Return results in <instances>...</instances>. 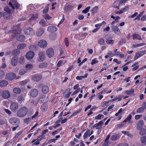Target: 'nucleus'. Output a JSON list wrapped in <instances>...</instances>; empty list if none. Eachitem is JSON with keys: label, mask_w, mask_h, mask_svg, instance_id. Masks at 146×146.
Instances as JSON below:
<instances>
[{"label": "nucleus", "mask_w": 146, "mask_h": 146, "mask_svg": "<svg viewBox=\"0 0 146 146\" xmlns=\"http://www.w3.org/2000/svg\"><path fill=\"white\" fill-rule=\"evenodd\" d=\"M9 33L12 34V38H14L16 36L17 34H20L21 33L20 31H17L16 30H12L9 31Z\"/></svg>", "instance_id": "obj_20"}, {"label": "nucleus", "mask_w": 146, "mask_h": 146, "mask_svg": "<svg viewBox=\"0 0 146 146\" xmlns=\"http://www.w3.org/2000/svg\"><path fill=\"white\" fill-rule=\"evenodd\" d=\"M9 5H10L13 9H14L15 8L18 9L19 8V4L15 1H13L12 3L11 2H9Z\"/></svg>", "instance_id": "obj_11"}, {"label": "nucleus", "mask_w": 146, "mask_h": 146, "mask_svg": "<svg viewBox=\"0 0 146 146\" xmlns=\"http://www.w3.org/2000/svg\"><path fill=\"white\" fill-rule=\"evenodd\" d=\"M23 99V96L20 95L18 97L17 100L20 101L22 100Z\"/></svg>", "instance_id": "obj_61"}, {"label": "nucleus", "mask_w": 146, "mask_h": 146, "mask_svg": "<svg viewBox=\"0 0 146 146\" xmlns=\"http://www.w3.org/2000/svg\"><path fill=\"white\" fill-rule=\"evenodd\" d=\"M26 46V44L25 43L20 44L18 46L17 48L18 49H22L25 47Z\"/></svg>", "instance_id": "obj_39"}, {"label": "nucleus", "mask_w": 146, "mask_h": 146, "mask_svg": "<svg viewBox=\"0 0 146 146\" xmlns=\"http://www.w3.org/2000/svg\"><path fill=\"white\" fill-rule=\"evenodd\" d=\"M27 70L26 69H21L19 72V74L20 75H22L25 74L27 72Z\"/></svg>", "instance_id": "obj_38"}, {"label": "nucleus", "mask_w": 146, "mask_h": 146, "mask_svg": "<svg viewBox=\"0 0 146 146\" xmlns=\"http://www.w3.org/2000/svg\"><path fill=\"white\" fill-rule=\"evenodd\" d=\"M4 111L9 115H10L11 114V112L8 109H5Z\"/></svg>", "instance_id": "obj_63"}, {"label": "nucleus", "mask_w": 146, "mask_h": 146, "mask_svg": "<svg viewBox=\"0 0 146 146\" xmlns=\"http://www.w3.org/2000/svg\"><path fill=\"white\" fill-rule=\"evenodd\" d=\"M90 130H88L86 132L83 136L84 139H86L90 135Z\"/></svg>", "instance_id": "obj_30"}, {"label": "nucleus", "mask_w": 146, "mask_h": 146, "mask_svg": "<svg viewBox=\"0 0 146 146\" xmlns=\"http://www.w3.org/2000/svg\"><path fill=\"white\" fill-rule=\"evenodd\" d=\"M31 18L29 19L28 21L32 24L33 22L38 17V15L37 14H32L31 15Z\"/></svg>", "instance_id": "obj_8"}, {"label": "nucleus", "mask_w": 146, "mask_h": 146, "mask_svg": "<svg viewBox=\"0 0 146 146\" xmlns=\"http://www.w3.org/2000/svg\"><path fill=\"white\" fill-rule=\"evenodd\" d=\"M104 124V122L100 121L98 123L95 124L94 125L96 129H101L102 127V126Z\"/></svg>", "instance_id": "obj_21"}, {"label": "nucleus", "mask_w": 146, "mask_h": 146, "mask_svg": "<svg viewBox=\"0 0 146 146\" xmlns=\"http://www.w3.org/2000/svg\"><path fill=\"white\" fill-rule=\"evenodd\" d=\"M16 76V74L14 73H9L7 74L5 76V78L8 80H12L15 78Z\"/></svg>", "instance_id": "obj_3"}, {"label": "nucleus", "mask_w": 146, "mask_h": 146, "mask_svg": "<svg viewBox=\"0 0 146 146\" xmlns=\"http://www.w3.org/2000/svg\"><path fill=\"white\" fill-rule=\"evenodd\" d=\"M144 109L142 107H141L137 109L136 111L137 113H141L144 111Z\"/></svg>", "instance_id": "obj_41"}, {"label": "nucleus", "mask_w": 146, "mask_h": 146, "mask_svg": "<svg viewBox=\"0 0 146 146\" xmlns=\"http://www.w3.org/2000/svg\"><path fill=\"white\" fill-rule=\"evenodd\" d=\"M129 9V8L128 6H126L124 8L121 9V11H122V13L123 12L127 11Z\"/></svg>", "instance_id": "obj_53"}, {"label": "nucleus", "mask_w": 146, "mask_h": 146, "mask_svg": "<svg viewBox=\"0 0 146 146\" xmlns=\"http://www.w3.org/2000/svg\"><path fill=\"white\" fill-rule=\"evenodd\" d=\"M25 34L27 35H33L34 34V32L32 29L30 27H29L24 31Z\"/></svg>", "instance_id": "obj_6"}, {"label": "nucleus", "mask_w": 146, "mask_h": 146, "mask_svg": "<svg viewBox=\"0 0 146 146\" xmlns=\"http://www.w3.org/2000/svg\"><path fill=\"white\" fill-rule=\"evenodd\" d=\"M98 61L97 60L96 58L93 59L92 61L91 64L93 65L97 63L98 62Z\"/></svg>", "instance_id": "obj_50"}, {"label": "nucleus", "mask_w": 146, "mask_h": 146, "mask_svg": "<svg viewBox=\"0 0 146 146\" xmlns=\"http://www.w3.org/2000/svg\"><path fill=\"white\" fill-rule=\"evenodd\" d=\"M35 55L34 53L31 51L28 52L26 54V58L28 60L32 59Z\"/></svg>", "instance_id": "obj_17"}, {"label": "nucleus", "mask_w": 146, "mask_h": 146, "mask_svg": "<svg viewBox=\"0 0 146 146\" xmlns=\"http://www.w3.org/2000/svg\"><path fill=\"white\" fill-rule=\"evenodd\" d=\"M132 118V116L131 114L129 115L128 117H127L126 119L123 121V122H129V123H131L130 120Z\"/></svg>", "instance_id": "obj_37"}, {"label": "nucleus", "mask_w": 146, "mask_h": 146, "mask_svg": "<svg viewBox=\"0 0 146 146\" xmlns=\"http://www.w3.org/2000/svg\"><path fill=\"white\" fill-rule=\"evenodd\" d=\"M104 42V40L102 38H100L98 40V43L101 45H103Z\"/></svg>", "instance_id": "obj_46"}, {"label": "nucleus", "mask_w": 146, "mask_h": 146, "mask_svg": "<svg viewBox=\"0 0 146 146\" xmlns=\"http://www.w3.org/2000/svg\"><path fill=\"white\" fill-rule=\"evenodd\" d=\"M101 94H102L99 92L97 95V96L98 97V98L100 100H101L103 97V96Z\"/></svg>", "instance_id": "obj_59"}, {"label": "nucleus", "mask_w": 146, "mask_h": 146, "mask_svg": "<svg viewBox=\"0 0 146 146\" xmlns=\"http://www.w3.org/2000/svg\"><path fill=\"white\" fill-rule=\"evenodd\" d=\"M10 123L13 125H18L20 122L19 119L17 117H11L9 119Z\"/></svg>", "instance_id": "obj_2"}, {"label": "nucleus", "mask_w": 146, "mask_h": 146, "mask_svg": "<svg viewBox=\"0 0 146 146\" xmlns=\"http://www.w3.org/2000/svg\"><path fill=\"white\" fill-rule=\"evenodd\" d=\"M103 115L101 114H99L95 117V119H100L102 116H103Z\"/></svg>", "instance_id": "obj_57"}, {"label": "nucleus", "mask_w": 146, "mask_h": 146, "mask_svg": "<svg viewBox=\"0 0 146 146\" xmlns=\"http://www.w3.org/2000/svg\"><path fill=\"white\" fill-rule=\"evenodd\" d=\"M25 61L24 57L23 56H21L19 59V62L21 63H24Z\"/></svg>", "instance_id": "obj_55"}, {"label": "nucleus", "mask_w": 146, "mask_h": 146, "mask_svg": "<svg viewBox=\"0 0 146 146\" xmlns=\"http://www.w3.org/2000/svg\"><path fill=\"white\" fill-rule=\"evenodd\" d=\"M39 58L38 60L40 62L44 61L45 58V55L44 52H41L38 54Z\"/></svg>", "instance_id": "obj_13"}, {"label": "nucleus", "mask_w": 146, "mask_h": 146, "mask_svg": "<svg viewBox=\"0 0 146 146\" xmlns=\"http://www.w3.org/2000/svg\"><path fill=\"white\" fill-rule=\"evenodd\" d=\"M45 96H43L40 97L39 98V101L41 102L42 103H44L45 101Z\"/></svg>", "instance_id": "obj_49"}, {"label": "nucleus", "mask_w": 146, "mask_h": 146, "mask_svg": "<svg viewBox=\"0 0 146 146\" xmlns=\"http://www.w3.org/2000/svg\"><path fill=\"white\" fill-rule=\"evenodd\" d=\"M121 135L119 134H114L111 136L110 139L112 141H115L119 139Z\"/></svg>", "instance_id": "obj_14"}, {"label": "nucleus", "mask_w": 146, "mask_h": 146, "mask_svg": "<svg viewBox=\"0 0 146 146\" xmlns=\"http://www.w3.org/2000/svg\"><path fill=\"white\" fill-rule=\"evenodd\" d=\"M65 42L66 46L67 47L68 46H69V42L68 39L67 38H65Z\"/></svg>", "instance_id": "obj_60"}, {"label": "nucleus", "mask_w": 146, "mask_h": 146, "mask_svg": "<svg viewBox=\"0 0 146 146\" xmlns=\"http://www.w3.org/2000/svg\"><path fill=\"white\" fill-rule=\"evenodd\" d=\"M5 73L4 71L2 70H0V79L3 78L4 76Z\"/></svg>", "instance_id": "obj_42"}, {"label": "nucleus", "mask_w": 146, "mask_h": 146, "mask_svg": "<svg viewBox=\"0 0 146 146\" xmlns=\"http://www.w3.org/2000/svg\"><path fill=\"white\" fill-rule=\"evenodd\" d=\"M39 23L40 25L43 27H45L46 26V22L44 19H42L40 20Z\"/></svg>", "instance_id": "obj_32"}, {"label": "nucleus", "mask_w": 146, "mask_h": 146, "mask_svg": "<svg viewBox=\"0 0 146 146\" xmlns=\"http://www.w3.org/2000/svg\"><path fill=\"white\" fill-rule=\"evenodd\" d=\"M4 10L5 11V12H7L9 13H11V11L8 7H6L4 8Z\"/></svg>", "instance_id": "obj_58"}, {"label": "nucleus", "mask_w": 146, "mask_h": 146, "mask_svg": "<svg viewBox=\"0 0 146 146\" xmlns=\"http://www.w3.org/2000/svg\"><path fill=\"white\" fill-rule=\"evenodd\" d=\"M10 97V92L7 90L2 91V97L5 99H7Z\"/></svg>", "instance_id": "obj_10"}, {"label": "nucleus", "mask_w": 146, "mask_h": 146, "mask_svg": "<svg viewBox=\"0 0 146 146\" xmlns=\"http://www.w3.org/2000/svg\"><path fill=\"white\" fill-rule=\"evenodd\" d=\"M109 141H105L104 143L102 144V146H108L109 145Z\"/></svg>", "instance_id": "obj_54"}, {"label": "nucleus", "mask_w": 146, "mask_h": 146, "mask_svg": "<svg viewBox=\"0 0 146 146\" xmlns=\"http://www.w3.org/2000/svg\"><path fill=\"white\" fill-rule=\"evenodd\" d=\"M33 65L31 64H27L25 66V68H26V69L27 70H30L33 68Z\"/></svg>", "instance_id": "obj_34"}, {"label": "nucleus", "mask_w": 146, "mask_h": 146, "mask_svg": "<svg viewBox=\"0 0 146 146\" xmlns=\"http://www.w3.org/2000/svg\"><path fill=\"white\" fill-rule=\"evenodd\" d=\"M146 52V51L144 50L143 51H140L138 52L141 56L144 54Z\"/></svg>", "instance_id": "obj_64"}, {"label": "nucleus", "mask_w": 146, "mask_h": 146, "mask_svg": "<svg viewBox=\"0 0 146 146\" xmlns=\"http://www.w3.org/2000/svg\"><path fill=\"white\" fill-rule=\"evenodd\" d=\"M88 34L87 33H84L82 34H79V36L82 37L83 39L85 37L88 35Z\"/></svg>", "instance_id": "obj_45"}, {"label": "nucleus", "mask_w": 146, "mask_h": 146, "mask_svg": "<svg viewBox=\"0 0 146 146\" xmlns=\"http://www.w3.org/2000/svg\"><path fill=\"white\" fill-rule=\"evenodd\" d=\"M48 7H46L43 11V13H47L48 12Z\"/></svg>", "instance_id": "obj_56"}, {"label": "nucleus", "mask_w": 146, "mask_h": 146, "mask_svg": "<svg viewBox=\"0 0 146 146\" xmlns=\"http://www.w3.org/2000/svg\"><path fill=\"white\" fill-rule=\"evenodd\" d=\"M25 38V37L23 35H20L16 37V39L20 41H23Z\"/></svg>", "instance_id": "obj_24"}, {"label": "nucleus", "mask_w": 146, "mask_h": 146, "mask_svg": "<svg viewBox=\"0 0 146 146\" xmlns=\"http://www.w3.org/2000/svg\"><path fill=\"white\" fill-rule=\"evenodd\" d=\"M133 39H137V40H142L141 37L139 35L137 34H133L132 35Z\"/></svg>", "instance_id": "obj_26"}, {"label": "nucleus", "mask_w": 146, "mask_h": 146, "mask_svg": "<svg viewBox=\"0 0 146 146\" xmlns=\"http://www.w3.org/2000/svg\"><path fill=\"white\" fill-rule=\"evenodd\" d=\"M138 64V63H136L135 64L132 65V66L133 67H134L133 68V70H137V69L138 68L139 66L138 65H137Z\"/></svg>", "instance_id": "obj_44"}, {"label": "nucleus", "mask_w": 146, "mask_h": 146, "mask_svg": "<svg viewBox=\"0 0 146 146\" xmlns=\"http://www.w3.org/2000/svg\"><path fill=\"white\" fill-rule=\"evenodd\" d=\"M113 31L115 34L119 35L121 34V32L119 28L115 26H114L111 27Z\"/></svg>", "instance_id": "obj_9"}, {"label": "nucleus", "mask_w": 146, "mask_h": 146, "mask_svg": "<svg viewBox=\"0 0 146 146\" xmlns=\"http://www.w3.org/2000/svg\"><path fill=\"white\" fill-rule=\"evenodd\" d=\"M13 92L16 94H19L21 92V89L18 88H15L13 90Z\"/></svg>", "instance_id": "obj_36"}, {"label": "nucleus", "mask_w": 146, "mask_h": 146, "mask_svg": "<svg viewBox=\"0 0 146 146\" xmlns=\"http://www.w3.org/2000/svg\"><path fill=\"white\" fill-rule=\"evenodd\" d=\"M46 54L49 58H51L53 56L54 54V52L53 49L51 48L47 49L46 51Z\"/></svg>", "instance_id": "obj_5"}, {"label": "nucleus", "mask_w": 146, "mask_h": 146, "mask_svg": "<svg viewBox=\"0 0 146 146\" xmlns=\"http://www.w3.org/2000/svg\"><path fill=\"white\" fill-rule=\"evenodd\" d=\"M140 141L142 144L146 145V136H144L140 138Z\"/></svg>", "instance_id": "obj_29"}, {"label": "nucleus", "mask_w": 146, "mask_h": 146, "mask_svg": "<svg viewBox=\"0 0 146 146\" xmlns=\"http://www.w3.org/2000/svg\"><path fill=\"white\" fill-rule=\"evenodd\" d=\"M44 32V29L40 28L36 32V35L38 36H41Z\"/></svg>", "instance_id": "obj_25"}, {"label": "nucleus", "mask_w": 146, "mask_h": 146, "mask_svg": "<svg viewBox=\"0 0 146 146\" xmlns=\"http://www.w3.org/2000/svg\"><path fill=\"white\" fill-rule=\"evenodd\" d=\"M18 58L17 56H15L11 59V64L13 66H16L17 64Z\"/></svg>", "instance_id": "obj_15"}, {"label": "nucleus", "mask_w": 146, "mask_h": 146, "mask_svg": "<svg viewBox=\"0 0 146 146\" xmlns=\"http://www.w3.org/2000/svg\"><path fill=\"white\" fill-rule=\"evenodd\" d=\"M49 90V88L48 86L46 85H44L42 87V93L44 94H47Z\"/></svg>", "instance_id": "obj_19"}, {"label": "nucleus", "mask_w": 146, "mask_h": 146, "mask_svg": "<svg viewBox=\"0 0 146 146\" xmlns=\"http://www.w3.org/2000/svg\"><path fill=\"white\" fill-rule=\"evenodd\" d=\"M38 45L40 48H44L47 46V42L46 40H41L38 42Z\"/></svg>", "instance_id": "obj_4"}, {"label": "nucleus", "mask_w": 146, "mask_h": 146, "mask_svg": "<svg viewBox=\"0 0 146 146\" xmlns=\"http://www.w3.org/2000/svg\"><path fill=\"white\" fill-rule=\"evenodd\" d=\"M88 75V74L86 73L84 76H77L76 78V79L78 80H80L82 79L83 78H86Z\"/></svg>", "instance_id": "obj_35"}, {"label": "nucleus", "mask_w": 146, "mask_h": 146, "mask_svg": "<svg viewBox=\"0 0 146 146\" xmlns=\"http://www.w3.org/2000/svg\"><path fill=\"white\" fill-rule=\"evenodd\" d=\"M98 8V7L97 6L93 8L91 11V14L92 15L94 14L96 12Z\"/></svg>", "instance_id": "obj_40"}, {"label": "nucleus", "mask_w": 146, "mask_h": 146, "mask_svg": "<svg viewBox=\"0 0 146 146\" xmlns=\"http://www.w3.org/2000/svg\"><path fill=\"white\" fill-rule=\"evenodd\" d=\"M44 17L46 20H50L52 17L47 14L44 15Z\"/></svg>", "instance_id": "obj_52"}, {"label": "nucleus", "mask_w": 146, "mask_h": 146, "mask_svg": "<svg viewBox=\"0 0 146 146\" xmlns=\"http://www.w3.org/2000/svg\"><path fill=\"white\" fill-rule=\"evenodd\" d=\"M36 48V46L33 45H31L29 46V49L32 50L35 49Z\"/></svg>", "instance_id": "obj_51"}, {"label": "nucleus", "mask_w": 146, "mask_h": 146, "mask_svg": "<svg viewBox=\"0 0 146 146\" xmlns=\"http://www.w3.org/2000/svg\"><path fill=\"white\" fill-rule=\"evenodd\" d=\"M8 84V82L7 81L3 80L1 81L0 82V87H4L7 86Z\"/></svg>", "instance_id": "obj_23"}, {"label": "nucleus", "mask_w": 146, "mask_h": 146, "mask_svg": "<svg viewBox=\"0 0 146 146\" xmlns=\"http://www.w3.org/2000/svg\"><path fill=\"white\" fill-rule=\"evenodd\" d=\"M122 96L121 95H119L118 96H117L111 100V102H114L116 100H117L118 101H120L121 100Z\"/></svg>", "instance_id": "obj_28"}, {"label": "nucleus", "mask_w": 146, "mask_h": 146, "mask_svg": "<svg viewBox=\"0 0 146 146\" xmlns=\"http://www.w3.org/2000/svg\"><path fill=\"white\" fill-rule=\"evenodd\" d=\"M134 92V90L133 89H131L129 90H126L125 91V93L128 95H131Z\"/></svg>", "instance_id": "obj_31"}, {"label": "nucleus", "mask_w": 146, "mask_h": 146, "mask_svg": "<svg viewBox=\"0 0 146 146\" xmlns=\"http://www.w3.org/2000/svg\"><path fill=\"white\" fill-rule=\"evenodd\" d=\"M139 134L141 135H144L146 134V129H143L141 130L139 133Z\"/></svg>", "instance_id": "obj_43"}, {"label": "nucleus", "mask_w": 146, "mask_h": 146, "mask_svg": "<svg viewBox=\"0 0 146 146\" xmlns=\"http://www.w3.org/2000/svg\"><path fill=\"white\" fill-rule=\"evenodd\" d=\"M142 114L136 115H135V119H138L142 117Z\"/></svg>", "instance_id": "obj_62"}, {"label": "nucleus", "mask_w": 146, "mask_h": 146, "mask_svg": "<svg viewBox=\"0 0 146 146\" xmlns=\"http://www.w3.org/2000/svg\"><path fill=\"white\" fill-rule=\"evenodd\" d=\"M144 121L143 120H140L137 123V129L138 130H140L141 129L144 125Z\"/></svg>", "instance_id": "obj_12"}, {"label": "nucleus", "mask_w": 146, "mask_h": 146, "mask_svg": "<svg viewBox=\"0 0 146 146\" xmlns=\"http://www.w3.org/2000/svg\"><path fill=\"white\" fill-rule=\"evenodd\" d=\"M18 104L17 103L13 102L11 104L10 109L12 111H15L18 109Z\"/></svg>", "instance_id": "obj_7"}, {"label": "nucleus", "mask_w": 146, "mask_h": 146, "mask_svg": "<svg viewBox=\"0 0 146 146\" xmlns=\"http://www.w3.org/2000/svg\"><path fill=\"white\" fill-rule=\"evenodd\" d=\"M28 112V109L25 107H23L20 108L17 112V115L19 117H24Z\"/></svg>", "instance_id": "obj_1"}, {"label": "nucleus", "mask_w": 146, "mask_h": 146, "mask_svg": "<svg viewBox=\"0 0 146 146\" xmlns=\"http://www.w3.org/2000/svg\"><path fill=\"white\" fill-rule=\"evenodd\" d=\"M21 133L20 132H19L17 133L15 136L14 139H13V141H15L21 135Z\"/></svg>", "instance_id": "obj_47"}, {"label": "nucleus", "mask_w": 146, "mask_h": 146, "mask_svg": "<svg viewBox=\"0 0 146 146\" xmlns=\"http://www.w3.org/2000/svg\"><path fill=\"white\" fill-rule=\"evenodd\" d=\"M48 65L46 63H42L39 66V68H46L47 67Z\"/></svg>", "instance_id": "obj_33"}, {"label": "nucleus", "mask_w": 146, "mask_h": 146, "mask_svg": "<svg viewBox=\"0 0 146 146\" xmlns=\"http://www.w3.org/2000/svg\"><path fill=\"white\" fill-rule=\"evenodd\" d=\"M42 78V76L41 75H39L33 76L32 79L34 81L38 82L41 80Z\"/></svg>", "instance_id": "obj_22"}, {"label": "nucleus", "mask_w": 146, "mask_h": 146, "mask_svg": "<svg viewBox=\"0 0 146 146\" xmlns=\"http://www.w3.org/2000/svg\"><path fill=\"white\" fill-rule=\"evenodd\" d=\"M10 13L4 12L3 13L4 17L6 19H9L10 18Z\"/></svg>", "instance_id": "obj_27"}, {"label": "nucleus", "mask_w": 146, "mask_h": 146, "mask_svg": "<svg viewBox=\"0 0 146 146\" xmlns=\"http://www.w3.org/2000/svg\"><path fill=\"white\" fill-rule=\"evenodd\" d=\"M30 94L32 97H35L38 94V91L36 89H34L30 91Z\"/></svg>", "instance_id": "obj_16"}, {"label": "nucleus", "mask_w": 146, "mask_h": 146, "mask_svg": "<svg viewBox=\"0 0 146 146\" xmlns=\"http://www.w3.org/2000/svg\"><path fill=\"white\" fill-rule=\"evenodd\" d=\"M57 30L56 27L55 26H49L47 28V31L51 33L55 32Z\"/></svg>", "instance_id": "obj_18"}, {"label": "nucleus", "mask_w": 146, "mask_h": 146, "mask_svg": "<svg viewBox=\"0 0 146 146\" xmlns=\"http://www.w3.org/2000/svg\"><path fill=\"white\" fill-rule=\"evenodd\" d=\"M90 7H91L90 6L87 7L85 9L83 10L82 13H87L89 11Z\"/></svg>", "instance_id": "obj_48"}]
</instances>
